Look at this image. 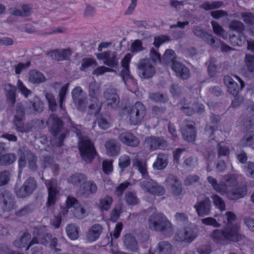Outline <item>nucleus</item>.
I'll use <instances>...</instances> for the list:
<instances>
[{
  "label": "nucleus",
  "mask_w": 254,
  "mask_h": 254,
  "mask_svg": "<svg viewBox=\"0 0 254 254\" xmlns=\"http://www.w3.org/2000/svg\"><path fill=\"white\" fill-rule=\"evenodd\" d=\"M67 126L71 131L76 133L79 139V149L82 159L86 162H90L94 159L96 152L92 142L87 138H83L80 125L73 122L70 117L66 115L64 117Z\"/></svg>",
  "instance_id": "f257e3e1"
},
{
  "label": "nucleus",
  "mask_w": 254,
  "mask_h": 254,
  "mask_svg": "<svg viewBox=\"0 0 254 254\" xmlns=\"http://www.w3.org/2000/svg\"><path fill=\"white\" fill-rule=\"evenodd\" d=\"M150 229L160 232L166 237H170L173 233V227L171 222L163 213H156L150 216L148 219Z\"/></svg>",
  "instance_id": "f03ea898"
},
{
  "label": "nucleus",
  "mask_w": 254,
  "mask_h": 254,
  "mask_svg": "<svg viewBox=\"0 0 254 254\" xmlns=\"http://www.w3.org/2000/svg\"><path fill=\"white\" fill-rule=\"evenodd\" d=\"M48 122L54 136V138L51 141L52 143L59 147L63 146L64 140L69 135V130L63 129L64 124L62 121L55 114L50 116Z\"/></svg>",
  "instance_id": "7ed1b4c3"
},
{
  "label": "nucleus",
  "mask_w": 254,
  "mask_h": 254,
  "mask_svg": "<svg viewBox=\"0 0 254 254\" xmlns=\"http://www.w3.org/2000/svg\"><path fill=\"white\" fill-rule=\"evenodd\" d=\"M128 113L130 124L137 125L143 121L146 114V109L141 102L137 101L128 111Z\"/></svg>",
  "instance_id": "20e7f679"
},
{
  "label": "nucleus",
  "mask_w": 254,
  "mask_h": 254,
  "mask_svg": "<svg viewBox=\"0 0 254 254\" xmlns=\"http://www.w3.org/2000/svg\"><path fill=\"white\" fill-rule=\"evenodd\" d=\"M210 238L214 242L221 244L225 240L233 242L238 241L240 239V236L237 235L235 231L232 233L224 228L222 230L217 229L214 230L210 234Z\"/></svg>",
  "instance_id": "39448f33"
},
{
  "label": "nucleus",
  "mask_w": 254,
  "mask_h": 254,
  "mask_svg": "<svg viewBox=\"0 0 254 254\" xmlns=\"http://www.w3.org/2000/svg\"><path fill=\"white\" fill-rule=\"evenodd\" d=\"M100 92V87L98 83L93 81L89 85V95L92 104L89 105L91 110L90 114L96 115L101 110V104L97 98V94Z\"/></svg>",
  "instance_id": "423d86ee"
},
{
  "label": "nucleus",
  "mask_w": 254,
  "mask_h": 254,
  "mask_svg": "<svg viewBox=\"0 0 254 254\" xmlns=\"http://www.w3.org/2000/svg\"><path fill=\"white\" fill-rule=\"evenodd\" d=\"M37 187L35 179L32 177H28L23 185L15 189V193L18 198H25L33 193Z\"/></svg>",
  "instance_id": "0eeeda50"
},
{
  "label": "nucleus",
  "mask_w": 254,
  "mask_h": 254,
  "mask_svg": "<svg viewBox=\"0 0 254 254\" xmlns=\"http://www.w3.org/2000/svg\"><path fill=\"white\" fill-rule=\"evenodd\" d=\"M138 73L142 78L152 77L155 73V68L149 58L140 60L137 64Z\"/></svg>",
  "instance_id": "6e6552de"
},
{
  "label": "nucleus",
  "mask_w": 254,
  "mask_h": 254,
  "mask_svg": "<svg viewBox=\"0 0 254 254\" xmlns=\"http://www.w3.org/2000/svg\"><path fill=\"white\" fill-rule=\"evenodd\" d=\"M179 105L180 110L187 116H191L195 112L201 114L204 112V106L200 103H191L184 99L181 101Z\"/></svg>",
  "instance_id": "1a4fd4ad"
},
{
  "label": "nucleus",
  "mask_w": 254,
  "mask_h": 254,
  "mask_svg": "<svg viewBox=\"0 0 254 254\" xmlns=\"http://www.w3.org/2000/svg\"><path fill=\"white\" fill-rule=\"evenodd\" d=\"M139 186L144 191L153 195L160 196L165 193L164 187L159 185L157 182L152 180L141 181L139 183Z\"/></svg>",
  "instance_id": "9d476101"
},
{
  "label": "nucleus",
  "mask_w": 254,
  "mask_h": 254,
  "mask_svg": "<svg viewBox=\"0 0 254 254\" xmlns=\"http://www.w3.org/2000/svg\"><path fill=\"white\" fill-rule=\"evenodd\" d=\"M45 184L48 191L47 205L50 206L55 204L57 195L60 192V188L58 186L57 181L54 179L45 180Z\"/></svg>",
  "instance_id": "9b49d317"
},
{
  "label": "nucleus",
  "mask_w": 254,
  "mask_h": 254,
  "mask_svg": "<svg viewBox=\"0 0 254 254\" xmlns=\"http://www.w3.org/2000/svg\"><path fill=\"white\" fill-rule=\"evenodd\" d=\"M2 204L1 208L3 212H8L16 207V201L13 195L8 190L2 191L0 194Z\"/></svg>",
  "instance_id": "f8f14e48"
},
{
  "label": "nucleus",
  "mask_w": 254,
  "mask_h": 254,
  "mask_svg": "<svg viewBox=\"0 0 254 254\" xmlns=\"http://www.w3.org/2000/svg\"><path fill=\"white\" fill-rule=\"evenodd\" d=\"M191 121L185 120L182 125L181 131L183 138L189 142L194 141L196 132Z\"/></svg>",
  "instance_id": "ddd939ff"
},
{
  "label": "nucleus",
  "mask_w": 254,
  "mask_h": 254,
  "mask_svg": "<svg viewBox=\"0 0 254 254\" xmlns=\"http://www.w3.org/2000/svg\"><path fill=\"white\" fill-rule=\"evenodd\" d=\"M67 208L73 207L72 210L74 217L77 219H82L86 216L85 210L79 204L76 198L68 197L66 201Z\"/></svg>",
  "instance_id": "4468645a"
},
{
  "label": "nucleus",
  "mask_w": 254,
  "mask_h": 254,
  "mask_svg": "<svg viewBox=\"0 0 254 254\" xmlns=\"http://www.w3.org/2000/svg\"><path fill=\"white\" fill-rule=\"evenodd\" d=\"M211 207V202L208 197H205L203 199L197 201L194 205L197 215L201 217L210 215Z\"/></svg>",
  "instance_id": "2eb2a0df"
},
{
  "label": "nucleus",
  "mask_w": 254,
  "mask_h": 254,
  "mask_svg": "<svg viewBox=\"0 0 254 254\" xmlns=\"http://www.w3.org/2000/svg\"><path fill=\"white\" fill-rule=\"evenodd\" d=\"M104 96L108 107H110L111 109H116L118 107L120 98L116 89L113 88L107 89L104 93Z\"/></svg>",
  "instance_id": "dca6fc26"
},
{
  "label": "nucleus",
  "mask_w": 254,
  "mask_h": 254,
  "mask_svg": "<svg viewBox=\"0 0 254 254\" xmlns=\"http://www.w3.org/2000/svg\"><path fill=\"white\" fill-rule=\"evenodd\" d=\"M43 107V103L37 96H35L32 100H29L26 103V110L30 114H37L42 112Z\"/></svg>",
  "instance_id": "f3484780"
},
{
  "label": "nucleus",
  "mask_w": 254,
  "mask_h": 254,
  "mask_svg": "<svg viewBox=\"0 0 254 254\" xmlns=\"http://www.w3.org/2000/svg\"><path fill=\"white\" fill-rule=\"evenodd\" d=\"M146 147L151 150L164 149L168 146L167 141L163 139L155 137H146L144 141Z\"/></svg>",
  "instance_id": "a211bd4d"
},
{
  "label": "nucleus",
  "mask_w": 254,
  "mask_h": 254,
  "mask_svg": "<svg viewBox=\"0 0 254 254\" xmlns=\"http://www.w3.org/2000/svg\"><path fill=\"white\" fill-rule=\"evenodd\" d=\"M118 139L123 144L130 147H136L140 142L139 139L133 133L126 131L118 135Z\"/></svg>",
  "instance_id": "6ab92c4d"
},
{
  "label": "nucleus",
  "mask_w": 254,
  "mask_h": 254,
  "mask_svg": "<svg viewBox=\"0 0 254 254\" xmlns=\"http://www.w3.org/2000/svg\"><path fill=\"white\" fill-rule=\"evenodd\" d=\"M130 60V54H127L121 62L122 69L120 74L126 85L127 84V81L129 80L132 82H134L133 78L129 74V63Z\"/></svg>",
  "instance_id": "aec40b11"
},
{
  "label": "nucleus",
  "mask_w": 254,
  "mask_h": 254,
  "mask_svg": "<svg viewBox=\"0 0 254 254\" xmlns=\"http://www.w3.org/2000/svg\"><path fill=\"white\" fill-rule=\"evenodd\" d=\"M224 223L226 224L225 228L230 231L232 233L235 231L237 235H240L239 233V227L235 223L236 216L231 211H227L223 216Z\"/></svg>",
  "instance_id": "412c9836"
},
{
  "label": "nucleus",
  "mask_w": 254,
  "mask_h": 254,
  "mask_svg": "<svg viewBox=\"0 0 254 254\" xmlns=\"http://www.w3.org/2000/svg\"><path fill=\"white\" fill-rule=\"evenodd\" d=\"M97 58L99 60H104V64L109 66L114 67L117 65L118 59L116 52L106 51L97 55Z\"/></svg>",
  "instance_id": "4be33fe9"
},
{
  "label": "nucleus",
  "mask_w": 254,
  "mask_h": 254,
  "mask_svg": "<svg viewBox=\"0 0 254 254\" xmlns=\"http://www.w3.org/2000/svg\"><path fill=\"white\" fill-rule=\"evenodd\" d=\"M97 186L93 180L85 181L80 186L79 193L83 197H87L97 191Z\"/></svg>",
  "instance_id": "5701e85b"
},
{
  "label": "nucleus",
  "mask_w": 254,
  "mask_h": 254,
  "mask_svg": "<svg viewBox=\"0 0 254 254\" xmlns=\"http://www.w3.org/2000/svg\"><path fill=\"white\" fill-rule=\"evenodd\" d=\"M166 182L171 187L172 193L175 196L180 195L182 191L181 181L173 175H169Z\"/></svg>",
  "instance_id": "b1692460"
},
{
  "label": "nucleus",
  "mask_w": 254,
  "mask_h": 254,
  "mask_svg": "<svg viewBox=\"0 0 254 254\" xmlns=\"http://www.w3.org/2000/svg\"><path fill=\"white\" fill-rule=\"evenodd\" d=\"M172 70L176 73V75L183 79H187L190 76L189 68L183 64L178 62L172 64Z\"/></svg>",
  "instance_id": "393cba45"
},
{
  "label": "nucleus",
  "mask_w": 254,
  "mask_h": 254,
  "mask_svg": "<svg viewBox=\"0 0 254 254\" xmlns=\"http://www.w3.org/2000/svg\"><path fill=\"white\" fill-rule=\"evenodd\" d=\"M124 246L126 249L133 253L138 252V245L135 238L130 234H126L123 238Z\"/></svg>",
  "instance_id": "a878e982"
},
{
  "label": "nucleus",
  "mask_w": 254,
  "mask_h": 254,
  "mask_svg": "<svg viewBox=\"0 0 254 254\" xmlns=\"http://www.w3.org/2000/svg\"><path fill=\"white\" fill-rule=\"evenodd\" d=\"M105 147L106 152L109 156H115L118 155L121 150L120 143L114 139H110L105 142Z\"/></svg>",
  "instance_id": "bb28decb"
},
{
  "label": "nucleus",
  "mask_w": 254,
  "mask_h": 254,
  "mask_svg": "<svg viewBox=\"0 0 254 254\" xmlns=\"http://www.w3.org/2000/svg\"><path fill=\"white\" fill-rule=\"evenodd\" d=\"M238 181L236 176L234 174H227L223 176L222 180V187L224 190L223 195L229 190V188L236 186Z\"/></svg>",
  "instance_id": "cd10ccee"
},
{
  "label": "nucleus",
  "mask_w": 254,
  "mask_h": 254,
  "mask_svg": "<svg viewBox=\"0 0 254 254\" xmlns=\"http://www.w3.org/2000/svg\"><path fill=\"white\" fill-rule=\"evenodd\" d=\"M247 188L245 186H243L228 190L225 194L231 200H237L244 197L247 194Z\"/></svg>",
  "instance_id": "c85d7f7f"
},
{
  "label": "nucleus",
  "mask_w": 254,
  "mask_h": 254,
  "mask_svg": "<svg viewBox=\"0 0 254 254\" xmlns=\"http://www.w3.org/2000/svg\"><path fill=\"white\" fill-rule=\"evenodd\" d=\"M195 234L190 228H186L180 231L176 236V239L180 242H191L195 237Z\"/></svg>",
  "instance_id": "c756f323"
},
{
  "label": "nucleus",
  "mask_w": 254,
  "mask_h": 254,
  "mask_svg": "<svg viewBox=\"0 0 254 254\" xmlns=\"http://www.w3.org/2000/svg\"><path fill=\"white\" fill-rule=\"evenodd\" d=\"M25 119H13V123L15 129L22 133L31 131L33 128V125L30 123H24Z\"/></svg>",
  "instance_id": "7c9ffc66"
},
{
  "label": "nucleus",
  "mask_w": 254,
  "mask_h": 254,
  "mask_svg": "<svg viewBox=\"0 0 254 254\" xmlns=\"http://www.w3.org/2000/svg\"><path fill=\"white\" fill-rule=\"evenodd\" d=\"M103 231L102 226L99 224L93 225L87 233V239L89 242H94L97 240Z\"/></svg>",
  "instance_id": "2f4dec72"
},
{
  "label": "nucleus",
  "mask_w": 254,
  "mask_h": 254,
  "mask_svg": "<svg viewBox=\"0 0 254 254\" xmlns=\"http://www.w3.org/2000/svg\"><path fill=\"white\" fill-rule=\"evenodd\" d=\"M168 164V156L165 153H159L153 164V168L156 170H162Z\"/></svg>",
  "instance_id": "473e14b6"
},
{
  "label": "nucleus",
  "mask_w": 254,
  "mask_h": 254,
  "mask_svg": "<svg viewBox=\"0 0 254 254\" xmlns=\"http://www.w3.org/2000/svg\"><path fill=\"white\" fill-rule=\"evenodd\" d=\"M225 84L227 86L229 93L233 96H237L240 87L238 83L230 76H225L224 78Z\"/></svg>",
  "instance_id": "72a5a7b5"
},
{
  "label": "nucleus",
  "mask_w": 254,
  "mask_h": 254,
  "mask_svg": "<svg viewBox=\"0 0 254 254\" xmlns=\"http://www.w3.org/2000/svg\"><path fill=\"white\" fill-rule=\"evenodd\" d=\"M29 81L33 84H40L46 80V78L41 72L31 70L29 73Z\"/></svg>",
  "instance_id": "f704fd0d"
},
{
  "label": "nucleus",
  "mask_w": 254,
  "mask_h": 254,
  "mask_svg": "<svg viewBox=\"0 0 254 254\" xmlns=\"http://www.w3.org/2000/svg\"><path fill=\"white\" fill-rule=\"evenodd\" d=\"M45 233H43L41 231L38 230L37 234L34 236L32 240L29 243L26 250H28L30 247L36 244H40L43 245H47L48 244V241L45 238Z\"/></svg>",
  "instance_id": "c9c22d12"
},
{
  "label": "nucleus",
  "mask_w": 254,
  "mask_h": 254,
  "mask_svg": "<svg viewBox=\"0 0 254 254\" xmlns=\"http://www.w3.org/2000/svg\"><path fill=\"white\" fill-rule=\"evenodd\" d=\"M176 59V56L175 52L171 49L166 50L162 58L164 64L167 66H170L171 67L174 63L178 62Z\"/></svg>",
  "instance_id": "e433bc0d"
},
{
  "label": "nucleus",
  "mask_w": 254,
  "mask_h": 254,
  "mask_svg": "<svg viewBox=\"0 0 254 254\" xmlns=\"http://www.w3.org/2000/svg\"><path fill=\"white\" fill-rule=\"evenodd\" d=\"M31 238L30 234L25 232L15 240L14 245L17 248H23L26 246Z\"/></svg>",
  "instance_id": "4c0bfd02"
},
{
  "label": "nucleus",
  "mask_w": 254,
  "mask_h": 254,
  "mask_svg": "<svg viewBox=\"0 0 254 254\" xmlns=\"http://www.w3.org/2000/svg\"><path fill=\"white\" fill-rule=\"evenodd\" d=\"M65 231L68 237L72 240L77 239L79 236V229L73 224L67 225Z\"/></svg>",
  "instance_id": "58836bf2"
},
{
  "label": "nucleus",
  "mask_w": 254,
  "mask_h": 254,
  "mask_svg": "<svg viewBox=\"0 0 254 254\" xmlns=\"http://www.w3.org/2000/svg\"><path fill=\"white\" fill-rule=\"evenodd\" d=\"M87 179V176L81 173H75L67 179L68 183L74 186H78L80 183H84Z\"/></svg>",
  "instance_id": "ea45409f"
},
{
  "label": "nucleus",
  "mask_w": 254,
  "mask_h": 254,
  "mask_svg": "<svg viewBox=\"0 0 254 254\" xmlns=\"http://www.w3.org/2000/svg\"><path fill=\"white\" fill-rule=\"evenodd\" d=\"M3 88L7 98L14 104L15 102V87L11 84L7 83L3 85Z\"/></svg>",
  "instance_id": "a19ab883"
},
{
  "label": "nucleus",
  "mask_w": 254,
  "mask_h": 254,
  "mask_svg": "<svg viewBox=\"0 0 254 254\" xmlns=\"http://www.w3.org/2000/svg\"><path fill=\"white\" fill-rule=\"evenodd\" d=\"M157 250L159 254H171L172 247L168 242L162 241L158 243Z\"/></svg>",
  "instance_id": "79ce46f5"
},
{
  "label": "nucleus",
  "mask_w": 254,
  "mask_h": 254,
  "mask_svg": "<svg viewBox=\"0 0 254 254\" xmlns=\"http://www.w3.org/2000/svg\"><path fill=\"white\" fill-rule=\"evenodd\" d=\"M16 157L14 153H7L0 156V165L6 166L14 163Z\"/></svg>",
  "instance_id": "37998d69"
},
{
  "label": "nucleus",
  "mask_w": 254,
  "mask_h": 254,
  "mask_svg": "<svg viewBox=\"0 0 254 254\" xmlns=\"http://www.w3.org/2000/svg\"><path fill=\"white\" fill-rule=\"evenodd\" d=\"M198 164V159L194 156H190L184 160L183 166L188 169L192 170Z\"/></svg>",
  "instance_id": "c03bdc74"
},
{
  "label": "nucleus",
  "mask_w": 254,
  "mask_h": 254,
  "mask_svg": "<svg viewBox=\"0 0 254 254\" xmlns=\"http://www.w3.org/2000/svg\"><path fill=\"white\" fill-rule=\"evenodd\" d=\"M133 166L138 169L144 178H146L148 176L145 163L138 159H134L133 161Z\"/></svg>",
  "instance_id": "a18cd8bd"
},
{
  "label": "nucleus",
  "mask_w": 254,
  "mask_h": 254,
  "mask_svg": "<svg viewBox=\"0 0 254 254\" xmlns=\"http://www.w3.org/2000/svg\"><path fill=\"white\" fill-rule=\"evenodd\" d=\"M245 67L248 72L252 73L254 71V55L247 54L244 58Z\"/></svg>",
  "instance_id": "49530a36"
},
{
  "label": "nucleus",
  "mask_w": 254,
  "mask_h": 254,
  "mask_svg": "<svg viewBox=\"0 0 254 254\" xmlns=\"http://www.w3.org/2000/svg\"><path fill=\"white\" fill-rule=\"evenodd\" d=\"M246 40V36L243 34H240L238 36L233 35L230 37V42L233 46H242L245 44Z\"/></svg>",
  "instance_id": "de8ad7c7"
},
{
  "label": "nucleus",
  "mask_w": 254,
  "mask_h": 254,
  "mask_svg": "<svg viewBox=\"0 0 254 254\" xmlns=\"http://www.w3.org/2000/svg\"><path fill=\"white\" fill-rule=\"evenodd\" d=\"M218 157L227 156L230 153V149L227 144L224 142H220L218 143L217 147Z\"/></svg>",
  "instance_id": "09e8293b"
},
{
  "label": "nucleus",
  "mask_w": 254,
  "mask_h": 254,
  "mask_svg": "<svg viewBox=\"0 0 254 254\" xmlns=\"http://www.w3.org/2000/svg\"><path fill=\"white\" fill-rule=\"evenodd\" d=\"M207 180L211 185L214 190L223 195V192L224 191V190L222 187V181L220 184H219L216 179L211 176H208L207 178Z\"/></svg>",
  "instance_id": "8fccbe9b"
},
{
  "label": "nucleus",
  "mask_w": 254,
  "mask_h": 254,
  "mask_svg": "<svg viewBox=\"0 0 254 254\" xmlns=\"http://www.w3.org/2000/svg\"><path fill=\"white\" fill-rule=\"evenodd\" d=\"M240 144L242 146H251L254 144V130L249 131L241 139Z\"/></svg>",
  "instance_id": "3c124183"
},
{
  "label": "nucleus",
  "mask_w": 254,
  "mask_h": 254,
  "mask_svg": "<svg viewBox=\"0 0 254 254\" xmlns=\"http://www.w3.org/2000/svg\"><path fill=\"white\" fill-rule=\"evenodd\" d=\"M122 228H123L122 223H118L116 224V227H115L114 231L110 233V235L111 236L110 243H111V246H113L116 244L115 242L113 241V239H117L119 237V236L120 235V233L122 230ZM107 239H108V242H110L109 237H108Z\"/></svg>",
  "instance_id": "603ef678"
},
{
  "label": "nucleus",
  "mask_w": 254,
  "mask_h": 254,
  "mask_svg": "<svg viewBox=\"0 0 254 254\" xmlns=\"http://www.w3.org/2000/svg\"><path fill=\"white\" fill-rule=\"evenodd\" d=\"M112 202V198L107 195L100 200L99 207L102 211H107L110 208Z\"/></svg>",
  "instance_id": "864d4df0"
},
{
  "label": "nucleus",
  "mask_w": 254,
  "mask_h": 254,
  "mask_svg": "<svg viewBox=\"0 0 254 254\" xmlns=\"http://www.w3.org/2000/svg\"><path fill=\"white\" fill-rule=\"evenodd\" d=\"M125 199L128 205H134L138 202V199L134 191H127L126 193Z\"/></svg>",
  "instance_id": "5fc2aeb1"
},
{
  "label": "nucleus",
  "mask_w": 254,
  "mask_h": 254,
  "mask_svg": "<svg viewBox=\"0 0 254 254\" xmlns=\"http://www.w3.org/2000/svg\"><path fill=\"white\" fill-rule=\"evenodd\" d=\"M230 30L235 31L238 33H242L245 30V25L241 21L238 20H233L229 25Z\"/></svg>",
  "instance_id": "6e6d98bb"
},
{
  "label": "nucleus",
  "mask_w": 254,
  "mask_h": 254,
  "mask_svg": "<svg viewBox=\"0 0 254 254\" xmlns=\"http://www.w3.org/2000/svg\"><path fill=\"white\" fill-rule=\"evenodd\" d=\"M26 158L28 162V167L30 170L35 171L37 169V157L31 152H27L26 153Z\"/></svg>",
  "instance_id": "4d7b16f0"
},
{
  "label": "nucleus",
  "mask_w": 254,
  "mask_h": 254,
  "mask_svg": "<svg viewBox=\"0 0 254 254\" xmlns=\"http://www.w3.org/2000/svg\"><path fill=\"white\" fill-rule=\"evenodd\" d=\"M211 24L214 32L218 36H221L223 39L227 38V34L224 29L217 22L212 21Z\"/></svg>",
  "instance_id": "13d9d810"
},
{
  "label": "nucleus",
  "mask_w": 254,
  "mask_h": 254,
  "mask_svg": "<svg viewBox=\"0 0 254 254\" xmlns=\"http://www.w3.org/2000/svg\"><path fill=\"white\" fill-rule=\"evenodd\" d=\"M45 98L48 102L50 110L52 111H56L58 108V104L54 96L52 93H46Z\"/></svg>",
  "instance_id": "bf43d9fd"
},
{
  "label": "nucleus",
  "mask_w": 254,
  "mask_h": 254,
  "mask_svg": "<svg viewBox=\"0 0 254 254\" xmlns=\"http://www.w3.org/2000/svg\"><path fill=\"white\" fill-rule=\"evenodd\" d=\"M25 119V109L23 105L19 103L15 106L13 119Z\"/></svg>",
  "instance_id": "052dcab7"
},
{
  "label": "nucleus",
  "mask_w": 254,
  "mask_h": 254,
  "mask_svg": "<svg viewBox=\"0 0 254 254\" xmlns=\"http://www.w3.org/2000/svg\"><path fill=\"white\" fill-rule=\"evenodd\" d=\"M203 224L207 226H211L214 228H219L221 224L216 219L212 217H208L201 219Z\"/></svg>",
  "instance_id": "680f3d73"
},
{
  "label": "nucleus",
  "mask_w": 254,
  "mask_h": 254,
  "mask_svg": "<svg viewBox=\"0 0 254 254\" xmlns=\"http://www.w3.org/2000/svg\"><path fill=\"white\" fill-rule=\"evenodd\" d=\"M222 1H213L211 3L206 2L203 3L201 7L206 10L219 8L223 5Z\"/></svg>",
  "instance_id": "e2e57ef3"
},
{
  "label": "nucleus",
  "mask_w": 254,
  "mask_h": 254,
  "mask_svg": "<svg viewBox=\"0 0 254 254\" xmlns=\"http://www.w3.org/2000/svg\"><path fill=\"white\" fill-rule=\"evenodd\" d=\"M149 98L150 100L157 102H165L167 100L166 95L159 92L150 93L149 95Z\"/></svg>",
  "instance_id": "0e129e2a"
},
{
  "label": "nucleus",
  "mask_w": 254,
  "mask_h": 254,
  "mask_svg": "<svg viewBox=\"0 0 254 254\" xmlns=\"http://www.w3.org/2000/svg\"><path fill=\"white\" fill-rule=\"evenodd\" d=\"M33 208L31 205H27L20 209L16 210L14 212L15 215L18 217H22L27 215L33 211Z\"/></svg>",
  "instance_id": "69168bd1"
},
{
  "label": "nucleus",
  "mask_w": 254,
  "mask_h": 254,
  "mask_svg": "<svg viewBox=\"0 0 254 254\" xmlns=\"http://www.w3.org/2000/svg\"><path fill=\"white\" fill-rule=\"evenodd\" d=\"M211 198L213 199L214 205L220 210L223 211L225 209V204L222 198L217 194H214Z\"/></svg>",
  "instance_id": "338daca9"
},
{
  "label": "nucleus",
  "mask_w": 254,
  "mask_h": 254,
  "mask_svg": "<svg viewBox=\"0 0 254 254\" xmlns=\"http://www.w3.org/2000/svg\"><path fill=\"white\" fill-rule=\"evenodd\" d=\"M85 96V93L80 87H75L72 92V96L74 103L78 102L79 99L84 98Z\"/></svg>",
  "instance_id": "774afa93"
}]
</instances>
